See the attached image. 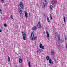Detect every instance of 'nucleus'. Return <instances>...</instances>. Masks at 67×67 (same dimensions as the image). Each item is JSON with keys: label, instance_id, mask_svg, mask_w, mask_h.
<instances>
[{"label": "nucleus", "instance_id": "obj_13", "mask_svg": "<svg viewBox=\"0 0 67 67\" xmlns=\"http://www.w3.org/2000/svg\"><path fill=\"white\" fill-rule=\"evenodd\" d=\"M36 29V26L33 27L32 28L33 30H35Z\"/></svg>", "mask_w": 67, "mask_h": 67}, {"label": "nucleus", "instance_id": "obj_14", "mask_svg": "<svg viewBox=\"0 0 67 67\" xmlns=\"http://www.w3.org/2000/svg\"><path fill=\"white\" fill-rule=\"evenodd\" d=\"M28 66L29 67H31V63H30V62H29Z\"/></svg>", "mask_w": 67, "mask_h": 67}, {"label": "nucleus", "instance_id": "obj_30", "mask_svg": "<svg viewBox=\"0 0 67 67\" xmlns=\"http://www.w3.org/2000/svg\"><path fill=\"white\" fill-rule=\"evenodd\" d=\"M24 34H25V33H24V31H23V32H22V34L23 35H24Z\"/></svg>", "mask_w": 67, "mask_h": 67}, {"label": "nucleus", "instance_id": "obj_21", "mask_svg": "<svg viewBox=\"0 0 67 67\" xmlns=\"http://www.w3.org/2000/svg\"><path fill=\"white\" fill-rule=\"evenodd\" d=\"M4 26H5V27H7V26H8V25H7L6 24H4Z\"/></svg>", "mask_w": 67, "mask_h": 67}, {"label": "nucleus", "instance_id": "obj_28", "mask_svg": "<svg viewBox=\"0 0 67 67\" xmlns=\"http://www.w3.org/2000/svg\"><path fill=\"white\" fill-rule=\"evenodd\" d=\"M51 54H52V55H54V52L53 51L52 52H51Z\"/></svg>", "mask_w": 67, "mask_h": 67}, {"label": "nucleus", "instance_id": "obj_9", "mask_svg": "<svg viewBox=\"0 0 67 67\" xmlns=\"http://www.w3.org/2000/svg\"><path fill=\"white\" fill-rule=\"evenodd\" d=\"M46 1H45L43 2V4L44 7H45L46 5Z\"/></svg>", "mask_w": 67, "mask_h": 67}, {"label": "nucleus", "instance_id": "obj_22", "mask_svg": "<svg viewBox=\"0 0 67 67\" xmlns=\"http://www.w3.org/2000/svg\"><path fill=\"white\" fill-rule=\"evenodd\" d=\"M64 22L65 23L66 22V19H65V17H64Z\"/></svg>", "mask_w": 67, "mask_h": 67}, {"label": "nucleus", "instance_id": "obj_8", "mask_svg": "<svg viewBox=\"0 0 67 67\" xmlns=\"http://www.w3.org/2000/svg\"><path fill=\"white\" fill-rule=\"evenodd\" d=\"M58 34H57V33H55V38H57V37H58Z\"/></svg>", "mask_w": 67, "mask_h": 67}, {"label": "nucleus", "instance_id": "obj_20", "mask_svg": "<svg viewBox=\"0 0 67 67\" xmlns=\"http://www.w3.org/2000/svg\"><path fill=\"white\" fill-rule=\"evenodd\" d=\"M19 62L20 63H22V59H20L19 60Z\"/></svg>", "mask_w": 67, "mask_h": 67}, {"label": "nucleus", "instance_id": "obj_24", "mask_svg": "<svg viewBox=\"0 0 67 67\" xmlns=\"http://www.w3.org/2000/svg\"><path fill=\"white\" fill-rule=\"evenodd\" d=\"M60 43H63V40L62 39L60 40Z\"/></svg>", "mask_w": 67, "mask_h": 67}, {"label": "nucleus", "instance_id": "obj_6", "mask_svg": "<svg viewBox=\"0 0 67 67\" xmlns=\"http://www.w3.org/2000/svg\"><path fill=\"white\" fill-rule=\"evenodd\" d=\"M25 15L26 17V19H27L28 17V16H27V13L26 12V11H25Z\"/></svg>", "mask_w": 67, "mask_h": 67}, {"label": "nucleus", "instance_id": "obj_33", "mask_svg": "<svg viewBox=\"0 0 67 67\" xmlns=\"http://www.w3.org/2000/svg\"><path fill=\"white\" fill-rule=\"evenodd\" d=\"M29 15L30 16H31V14H30V13H29Z\"/></svg>", "mask_w": 67, "mask_h": 67}, {"label": "nucleus", "instance_id": "obj_16", "mask_svg": "<svg viewBox=\"0 0 67 67\" xmlns=\"http://www.w3.org/2000/svg\"><path fill=\"white\" fill-rule=\"evenodd\" d=\"M40 48H42L43 49L44 48V47L43 46H42L41 47H40Z\"/></svg>", "mask_w": 67, "mask_h": 67}, {"label": "nucleus", "instance_id": "obj_3", "mask_svg": "<svg viewBox=\"0 0 67 67\" xmlns=\"http://www.w3.org/2000/svg\"><path fill=\"white\" fill-rule=\"evenodd\" d=\"M49 62L50 64V65H52L53 64V61L51 60V59H49Z\"/></svg>", "mask_w": 67, "mask_h": 67}, {"label": "nucleus", "instance_id": "obj_15", "mask_svg": "<svg viewBox=\"0 0 67 67\" xmlns=\"http://www.w3.org/2000/svg\"><path fill=\"white\" fill-rule=\"evenodd\" d=\"M46 59H47V60H48L49 59V56H47L46 57Z\"/></svg>", "mask_w": 67, "mask_h": 67}, {"label": "nucleus", "instance_id": "obj_10", "mask_svg": "<svg viewBox=\"0 0 67 67\" xmlns=\"http://www.w3.org/2000/svg\"><path fill=\"white\" fill-rule=\"evenodd\" d=\"M50 9H51V10H53V5H50Z\"/></svg>", "mask_w": 67, "mask_h": 67}, {"label": "nucleus", "instance_id": "obj_38", "mask_svg": "<svg viewBox=\"0 0 67 67\" xmlns=\"http://www.w3.org/2000/svg\"><path fill=\"white\" fill-rule=\"evenodd\" d=\"M43 33H44V34H46L45 32L44 31V32H43Z\"/></svg>", "mask_w": 67, "mask_h": 67}, {"label": "nucleus", "instance_id": "obj_42", "mask_svg": "<svg viewBox=\"0 0 67 67\" xmlns=\"http://www.w3.org/2000/svg\"><path fill=\"white\" fill-rule=\"evenodd\" d=\"M27 61H28V60H27Z\"/></svg>", "mask_w": 67, "mask_h": 67}, {"label": "nucleus", "instance_id": "obj_29", "mask_svg": "<svg viewBox=\"0 0 67 67\" xmlns=\"http://www.w3.org/2000/svg\"><path fill=\"white\" fill-rule=\"evenodd\" d=\"M1 2L2 3H3L4 2V1L3 0L1 1Z\"/></svg>", "mask_w": 67, "mask_h": 67}, {"label": "nucleus", "instance_id": "obj_35", "mask_svg": "<svg viewBox=\"0 0 67 67\" xmlns=\"http://www.w3.org/2000/svg\"><path fill=\"white\" fill-rule=\"evenodd\" d=\"M0 32H2V30H1V29H0Z\"/></svg>", "mask_w": 67, "mask_h": 67}, {"label": "nucleus", "instance_id": "obj_25", "mask_svg": "<svg viewBox=\"0 0 67 67\" xmlns=\"http://www.w3.org/2000/svg\"><path fill=\"white\" fill-rule=\"evenodd\" d=\"M60 37H59L58 38V42H59V41H60Z\"/></svg>", "mask_w": 67, "mask_h": 67}, {"label": "nucleus", "instance_id": "obj_11", "mask_svg": "<svg viewBox=\"0 0 67 67\" xmlns=\"http://www.w3.org/2000/svg\"><path fill=\"white\" fill-rule=\"evenodd\" d=\"M46 34L47 37L48 38L49 37V34L48 33V31H47V30L46 31Z\"/></svg>", "mask_w": 67, "mask_h": 67}, {"label": "nucleus", "instance_id": "obj_40", "mask_svg": "<svg viewBox=\"0 0 67 67\" xmlns=\"http://www.w3.org/2000/svg\"><path fill=\"white\" fill-rule=\"evenodd\" d=\"M37 5H38V4H37Z\"/></svg>", "mask_w": 67, "mask_h": 67}, {"label": "nucleus", "instance_id": "obj_17", "mask_svg": "<svg viewBox=\"0 0 67 67\" xmlns=\"http://www.w3.org/2000/svg\"><path fill=\"white\" fill-rule=\"evenodd\" d=\"M55 3V1H53L51 2V3L52 4H54Z\"/></svg>", "mask_w": 67, "mask_h": 67}, {"label": "nucleus", "instance_id": "obj_2", "mask_svg": "<svg viewBox=\"0 0 67 67\" xmlns=\"http://www.w3.org/2000/svg\"><path fill=\"white\" fill-rule=\"evenodd\" d=\"M20 7L22 9H23V4L22 2H20Z\"/></svg>", "mask_w": 67, "mask_h": 67}, {"label": "nucleus", "instance_id": "obj_4", "mask_svg": "<svg viewBox=\"0 0 67 67\" xmlns=\"http://www.w3.org/2000/svg\"><path fill=\"white\" fill-rule=\"evenodd\" d=\"M41 24H40V22H38L37 24V27L38 28L40 29V28H41Z\"/></svg>", "mask_w": 67, "mask_h": 67}, {"label": "nucleus", "instance_id": "obj_36", "mask_svg": "<svg viewBox=\"0 0 67 67\" xmlns=\"http://www.w3.org/2000/svg\"><path fill=\"white\" fill-rule=\"evenodd\" d=\"M1 11H2V10L0 8V12H1Z\"/></svg>", "mask_w": 67, "mask_h": 67}, {"label": "nucleus", "instance_id": "obj_12", "mask_svg": "<svg viewBox=\"0 0 67 67\" xmlns=\"http://www.w3.org/2000/svg\"><path fill=\"white\" fill-rule=\"evenodd\" d=\"M47 19L48 22H49V23H50V21H49V19L47 17Z\"/></svg>", "mask_w": 67, "mask_h": 67}, {"label": "nucleus", "instance_id": "obj_7", "mask_svg": "<svg viewBox=\"0 0 67 67\" xmlns=\"http://www.w3.org/2000/svg\"><path fill=\"white\" fill-rule=\"evenodd\" d=\"M23 39L25 41V40H26V38H26V34H23Z\"/></svg>", "mask_w": 67, "mask_h": 67}, {"label": "nucleus", "instance_id": "obj_32", "mask_svg": "<svg viewBox=\"0 0 67 67\" xmlns=\"http://www.w3.org/2000/svg\"><path fill=\"white\" fill-rule=\"evenodd\" d=\"M64 38H65V40H67V38H66V36H65L64 37Z\"/></svg>", "mask_w": 67, "mask_h": 67}, {"label": "nucleus", "instance_id": "obj_5", "mask_svg": "<svg viewBox=\"0 0 67 67\" xmlns=\"http://www.w3.org/2000/svg\"><path fill=\"white\" fill-rule=\"evenodd\" d=\"M19 13H20V14H21V13H22V9H21V8H19Z\"/></svg>", "mask_w": 67, "mask_h": 67}, {"label": "nucleus", "instance_id": "obj_27", "mask_svg": "<svg viewBox=\"0 0 67 67\" xmlns=\"http://www.w3.org/2000/svg\"><path fill=\"white\" fill-rule=\"evenodd\" d=\"M10 18H11V19H13V16L12 15H11L10 16Z\"/></svg>", "mask_w": 67, "mask_h": 67}, {"label": "nucleus", "instance_id": "obj_37", "mask_svg": "<svg viewBox=\"0 0 67 67\" xmlns=\"http://www.w3.org/2000/svg\"><path fill=\"white\" fill-rule=\"evenodd\" d=\"M0 13H1V14H2V11Z\"/></svg>", "mask_w": 67, "mask_h": 67}, {"label": "nucleus", "instance_id": "obj_1", "mask_svg": "<svg viewBox=\"0 0 67 67\" xmlns=\"http://www.w3.org/2000/svg\"><path fill=\"white\" fill-rule=\"evenodd\" d=\"M34 32L33 31L31 33V35L30 37L31 40H32V41L33 40V37H34Z\"/></svg>", "mask_w": 67, "mask_h": 67}, {"label": "nucleus", "instance_id": "obj_31", "mask_svg": "<svg viewBox=\"0 0 67 67\" xmlns=\"http://www.w3.org/2000/svg\"><path fill=\"white\" fill-rule=\"evenodd\" d=\"M50 18L52 20V16H51V15L50 14Z\"/></svg>", "mask_w": 67, "mask_h": 67}, {"label": "nucleus", "instance_id": "obj_23", "mask_svg": "<svg viewBox=\"0 0 67 67\" xmlns=\"http://www.w3.org/2000/svg\"><path fill=\"white\" fill-rule=\"evenodd\" d=\"M39 51L40 52H43V50L42 49H40Z\"/></svg>", "mask_w": 67, "mask_h": 67}, {"label": "nucleus", "instance_id": "obj_18", "mask_svg": "<svg viewBox=\"0 0 67 67\" xmlns=\"http://www.w3.org/2000/svg\"><path fill=\"white\" fill-rule=\"evenodd\" d=\"M36 38H37V37L36 36H35L33 39V40H36Z\"/></svg>", "mask_w": 67, "mask_h": 67}, {"label": "nucleus", "instance_id": "obj_26", "mask_svg": "<svg viewBox=\"0 0 67 67\" xmlns=\"http://www.w3.org/2000/svg\"><path fill=\"white\" fill-rule=\"evenodd\" d=\"M42 44H40V47H42Z\"/></svg>", "mask_w": 67, "mask_h": 67}, {"label": "nucleus", "instance_id": "obj_41", "mask_svg": "<svg viewBox=\"0 0 67 67\" xmlns=\"http://www.w3.org/2000/svg\"><path fill=\"white\" fill-rule=\"evenodd\" d=\"M1 28H2V27H1Z\"/></svg>", "mask_w": 67, "mask_h": 67}, {"label": "nucleus", "instance_id": "obj_34", "mask_svg": "<svg viewBox=\"0 0 67 67\" xmlns=\"http://www.w3.org/2000/svg\"><path fill=\"white\" fill-rule=\"evenodd\" d=\"M37 53H39V50H37Z\"/></svg>", "mask_w": 67, "mask_h": 67}, {"label": "nucleus", "instance_id": "obj_19", "mask_svg": "<svg viewBox=\"0 0 67 67\" xmlns=\"http://www.w3.org/2000/svg\"><path fill=\"white\" fill-rule=\"evenodd\" d=\"M8 62L9 63L10 62V57H8Z\"/></svg>", "mask_w": 67, "mask_h": 67}, {"label": "nucleus", "instance_id": "obj_39", "mask_svg": "<svg viewBox=\"0 0 67 67\" xmlns=\"http://www.w3.org/2000/svg\"><path fill=\"white\" fill-rule=\"evenodd\" d=\"M15 67H17V66L16 65L15 66Z\"/></svg>", "mask_w": 67, "mask_h": 67}]
</instances>
